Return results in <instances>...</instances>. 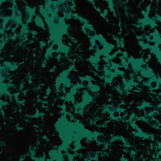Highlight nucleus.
Here are the masks:
<instances>
[{
    "mask_svg": "<svg viewBox=\"0 0 161 161\" xmlns=\"http://www.w3.org/2000/svg\"><path fill=\"white\" fill-rule=\"evenodd\" d=\"M65 17L67 19H70L72 18L76 19L79 20L81 22L84 24L85 28L83 29L84 33L91 37L90 40L91 43L94 46L96 45L95 40H97L105 46V48L104 50H98L100 54H106L111 52L114 48V44L108 43L106 39L101 34H96L95 36H91L89 33L87 31L85 28L89 29L92 31H94L95 30L93 25L89 22V21L86 18L80 15L77 13H72L71 11L65 15Z\"/></svg>",
    "mask_w": 161,
    "mask_h": 161,
    "instance_id": "f257e3e1",
    "label": "nucleus"
},
{
    "mask_svg": "<svg viewBox=\"0 0 161 161\" xmlns=\"http://www.w3.org/2000/svg\"><path fill=\"white\" fill-rule=\"evenodd\" d=\"M14 5L10 8V9H12L17 13V14H14L13 16L9 17L8 16L3 17L2 19L6 22L8 21L10 19H13L17 24H20L23 26L22 31L20 33L16 34L15 33L14 35H10V38L15 40L17 37H20L23 34L22 41L25 42L28 39V35L27 33L31 32L32 34L36 35L37 34V32L35 30L31 31L28 26L25 24L22 20L21 12L18 7L17 3L15 0H13L12 1Z\"/></svg>",
    "mask_w": 161,
    "mask_h": 161,
    "instance_id": "f03ea898",
    "label": "nucleus"
},
{
    "mask_svg": "<svg viewBox=\"0 0 161 161\" xmlns=\"http://www.w3.org/2000/svg\"><path fill=\"white\" fill-rule=\"evenodd\" d=\"M54 15L55 17L58 19L62 22L63 28L61 30L60 32L58 34L56 38H53V41L55 43L60 45V47L58 49H55L53 47H51L48 50V52L46 55V57L48 58V57L53 56V53L54 52L61 51L68 54L70 50V48L66 45L63 44L62 42V35L63 34H67L69 33L68 28L69 25L66 24L64 22V19L61 17H59L57 14L55 13Z\"/></svg>",
    "mask_w": 161,
    "mask_h": 161,
    "instance_id": "7ed1b4c3",
    "label": "nucleus"
},
{
    "mask_svg": "<svg viewBox=\"0 0 161 161\" xmlns=\"http://www.w3.org/2000/svg\"><path fill=\"white\" fill-rule=\"evenodd\" d=\"M129 59L132 63L137 64L135 68L137 70H141L144 76L146 77H150L151 80L156 81L158 84H161V77H157L152 69L148 66L146 68H144L140 65V64H146V62L143 58H136L132 57L131 58H129Z\"/></svg>",
    "mask_w": 161,
    "mask_h": 161,
    "instance_id": "20e7f679",
    "label": "nucleus"
},
{
    "mask_svg": "<svg viewBox=\"0 0 161 161\" xmlns=\"http://www.w3.org/2000/svg\"><path fill=\"white\" fill-rule=\"evenodd\" d=\"M77 125L82 128L83 132L82 134L79 136V138H81L84 137H87L91 140H95L97 141L99 145L104 144L105 146L104 147L105 149H107L109 146L111 145L110 143L103 142L98 139V136H104V134L103 132H99L97 131H95L94 132H93L88 129L84 128L82 123L79 121L77 124Z\"/></svg>",
    "mask_w": 161,
    "mask_h": 161,
    "instance_id": "39448f33",
    "label": "nucleus"
},
{
    "mask_svg": "<svg viewBox=\"0 0 161 161\" xmlns=\"http://www.w3.org/2000/svg\"><path fill=\"white\" fill-rule=\"evenodd\" d=\"M124 59V61L122 63V66L118 64L114 63L113 62H111L110 65V67L111 68L115 69V70L114 72L109 71L106 68L105 70L107 71V74L109 75L108 76H102L101 77V79H105L107 82L111 83L112 81L114 78L117 77L119 75H123L124 74V71L122 70L119 69L118 68L119 67H124L126 68H127L129 66V64L123 58H122Z\"/></svg>",
    "mask_w": 161,
    "mask_h": 161,
    "instance_id": "423d86ee",
    "label": "nucleus"
},
{
    "mask_svg": "<svg viewBox=\"0 0 161 161\" xmlns=\"http://www.w3.org/2000/svg\"><path fill=\"white\" fill-rule=\"evenodd\" d=\"M125 122H130L133 128L138 130L137 132H134V135L142 138L144 139H150L153 140H155V136L154 134L147 133L143 131L136 124L135 120L131 119L130 121L128 119H126Z\"/></svg>",
    "mask_w": 161,
    "mask_h": 161,
    "instance_id": "0eeeda50",
    "label": "nucleus"
},
{
    "mask_svg": "<svg viewBox=\"0 0 161 161\" xmlns=\"http://www.w3.org/2000/svg\"><path fill=\"white\" fill-rule=\"evenodd\" d=\"M105 111H108L111 114V119L116 121L121 120L125 121V118L119 115L117 116L114 115V112L118 111L119 113L123 112L125 110L124 108L119 107L116 108L112 104H107L106 106H103Z\"/></svg>",
    "mask_w": 161,
    "mask_h": 161,
    "instance_id": "6e6552de",
    "label": "nucleus"
},
{
    "mask_svg": "<svg viewBox=\"0 0 161 161\" xmlns=\"http://www.w3.org/2000/svg\"><path fill=\"white\" fill-rule=\"evenodd\" d=\"M147 9L146 11L143 10L142 11L143 14L146 17L145 19H139L138 22L141 24L138 25H135L137 27H144L149 24L153 27L157 26V24L155 20L153 19H152L149 16V12L151 10L150 6H149L147 7Z\"/></svg>",
    "mask_w": 161,
    "mask_h": 161,
    "instance_id": "1a4fd4ad",
    "label": "nucleus"
},
{
    "mask_svg": "<svg viewBox=\"0 0 161 161\" xmlns=\"http://www.w3.org/2000/svg\"><path fill=\"white\" fill-rule=\"evenodd\" d=\"M95 99L94 97L86 92L83 102L82 103H77V108L75 111L76 113L78 114H82L84 111V108L86 105L90 104Z\"/></svg>",
    "mask_w": 161,
    "mask_h": 161,
    "instance_id": "9d476101",
    "label": "nucleus"
},
{
    "mask_svg": "<svg viewBox=\"0 0 161 161\" xmlns=\"http://www.w3.org/2000/svg\"><path fill=\"white\" fill-rule=\"evenodd\" d=\"M75 69V64H74L71 65L67 70L64 71L61 74V77L59 79V82L63 83L65 85L67 86H70L72 84L68 76L69 75L70 71L72 70Z\"/></svg>",
    "mask_w": 161,
    "mask_h": 161,
    "instance_id": "9b49d317",
    "label": "nucleus"
},
{
    "mask_svg": "<svg viewBox=\"0 0 161 161\" xmlns=\"http://www.w3.org/2000/svg\"><path fill=\"white\" fill-rule=\"evenodd\" d=\"M140 45L144 49L149 48L157 55L160 62L161 63V49L158 45H151L148 43H145L143 41L140 42Z\"/></svg>",
    "mask_w": 161,
    "mask_h": 161,
    "instance_id": "f8f14e48",
    "label": "nucleus"
},
{
    "mask_svg": "<svg viewBox=\"0 0 161 161\" xmlns=\"http://www.w3.org/2000/svg\"><path fill=\"white\" fill-rule=\"evenodd\" d=\"M84 87V85L82 84H80L78 83L77 85L75 86L74 88L72 90L71 93H67L66 97L62 96L60 98L64 100L67 101H74L75 100L74 94L77 92V89L78 88H80Z\"/></svg>",
    "mask_w": 161,
    "mask_h": 161,
    "instance_id": "ddd939ff",
    "label": "nucleus"
},
{
    "mask_svg": "<svg viewBox=\"0 0 161 161\" xmlns=\"http://www.w3.org/2000/svg\"><path fill=\"white\" fill-rule=\"evenodd\" d=\"M80 79L83 81L87 80L89 82L88 87L91 90L95 92H98L100 89V86L97 84H94L91 82L93 80V77L90 75H87L86 76H80Z\"/></svg>",
    "mask_w": 161,
    "mask_h": 161,
    "instance_id": "4468645a",
    "label": "nucleus"
},
{
    "mask_svg": "<svg viewBox=\"0 0 161 161\" xmlns=\"http://www.w3.org/2000/svg\"><path fill=\"white\" fill-rule=\"evenodd\" d=\"M111 136H112L111 142H114L118 140L124 142L125 146L129 147H132V145L128 142L127 139L123 136L122 135L115 136L113 134H111Z\"/></svg>",
    "mask_w": 161,
    "mask_h": 161,
    "instance_id": "2eb2a0df",
    "label": "nucleus"
},
{
    "mask_svg": "<svg viewBox=\"0 0 161 161\" xmlns=\"http://www.w3.org/2000/svg\"><path fill=\"white\" fill-rule=\"evenodd\" d=\"M159 112L157 110H154L153 111H152L148 114H146L147 116H150L151 117L152 120L156 121V123L158 125L155 124H153L151 125V126L153 127L156 129H159L160 126L161 125V123H160L157 119L156 118L153 116L156 114H158Z\"/></svg>",
    "mask_w": 161,
    "mask_h": 161,
    "instance_id": "dca6fc26",
    "label": "nucleus"
},
{
    "mask_svg": "<svg viewBox=\"0 0 161 161\" xmlns=\"http://www.w3.org/2000/svg\"><path fill=\"white\" fill-rule=\"evenodd\" d=\"M89 1L92 2L94 4V8L97 11L100 12L101 15L103 17L105 20L107 21L108 22L109 21V19L107 17V16L108 14V12L107 9H104L103 13L101 12V9L100 7H97L96 5H95V0H88Z\"/></svg>",
    "mask_w": 161,
    "mask_h": 161,
    "instance_id": "f3484780",
    "label": "nucleus"
},
{
    "mask_svg": "<svg viewBox=\"0 0 161 161\" xmlns=\"http://www.w3.org/2000/svg\"><path fill=\"white\" fill-rule=\"evenodd\" d=\"M152 35L155 37V38L152 41L158 44L161 43V35L158 31H156V32L153 33ZM145 38L149 41H151L150 37L147 35H145Z\"/></svg>",
    "mask_w": 161,
    "mask_h": 161,
    "instance_id": "a211bd4d",
    "label": "nucleus"
},
{
    "mask_svg": "<svg viewBox=\"0 0 161 161\" xmlns=\"http://www.w3.org/2000/svg\"><path fill=\"white\" fill-rule=\"evenodd\" d=\"M5 64L6 69L8 70L12 71L17 69L20 65L19 64L16 62L12 63L11 62H7Z\"/></svg>",
    "mask_w": 161,
    "mask_h": 161,
    "instance_id": "6ab92c4d",
    "label": "nucleus"
},
{
    "mask_svg": "<svg viewBox=\"0 0 161 161\" xmlns=\"http://www.w3.org/2000/svg\"><path fill=\"white\" fill-rule=\"evenodd\" d=\"M30 148H32L33 149L30 150V152L31 154V157L36 161H45V158L44 157H36L35 155L36 154V151L35 150L36 149V147H33L31 146Z\"/></svg>",
    "mask_w": 161,
    "mask_h": 161,
    "instance_id": "aec40b11",
    "label": "nucleus"
},
{
    "mask_svg": "<svg viewBox=\"0 0 161 161\" xmlns=\"http://www.w3.org/2000/svg\"><path fill=\"white\" fill-rule=\"evenodd\" d=\"M89 60L95 68L98 70L99 67L98 62L100 60V57L98 56H93L92 58H89Z\"/></svg>",
    "mask_w": 161,
    "mask_h": 161,
    "instance_id": "412c9836",
    "label": "nucleus"
},
{
    "mask_svg": "<svg viewBox=\"0 0 161 161\" xmlns=\"http://www.w3.org/2000/svg\"><path fill=\"white\" fill-rule=\"evenodd\" d=\"M3 89L2 90V92L3 93L6 94L7 95L10 96V97H12V95L9 92L8 90L7 87H9L13 86L14 84L13 83H9L8 84H6L4 83H3Z\"/></svg>",
    "mask_w": 161,
    "mask_h": 161,
    "instance_id": "4be33fe9",
    "label": "nucleus"
},
{
    "mask_svg": "<svg viewBox=\"0 0 161 161\" xmlns=\"http://www.w3.org/2000/svg\"><path fill=\"white\" fill-rule=\"evenodd\" d=\"M45 115V114L44 112H40L37 110V112L34 115L26 114V116L29 118H37L40 117L43 118Z\"/></svg>",
    "mask_w": 161,
    "mask_h": 161,
    "instance_id": "5701e85b",
    "label": "nucleus"
},
{
    "mask_svg": "<svg viewBox=\"0 0 161 161\" xmlns=\"http://www.w3.org/2000/svg\"><path fill=\"white\" fill-rule=\"evenodd\" d=\"M125 82L127 85L126 88L129 89H131L132 88L133 85L137 86L138 84L137 82L133 80H130L128 82H127L125 79Z\"/></svg>",
    "mask_w": 161,
    "mask_h": 161,
    "instance_id": "b1692460",
    "label": "nucleus"
},
{
    "mask_svg": "<svg viewBox=\"0 0 161 161\" xmlns=\"http://www.w3.org/2000/svg\"><path fill=\"white\" fill-rule=\"evenodd\" d=\"M19 93H16L14 94V96L16 100V102L18 104L21 105H25V99L20 100L19 99Z\"/></svg>",
    "mask_w": 161,
    "mask_h": 161,
    "instance_id": "393cba45",
    "label": "nucleus"
},
{
    "mask_svg": "<svg viewBox=\"0 0 161 161\" xmlns=\"http://www.w3.org/2000/svg\"><path fill=\"white\" fill-rule=\"evenodd\" d=\"M143 84L149 87L150 89V92L152 93H154V92L153 91V90L159 88L158 85L154 87L152 86L151 85V82L150 81L144 82H143Z\"/></svg>",
    "mask_w": 161,
    "mask_h": 161,
    "instance_id": "a878e982",
    "label": "nucleus"
},
{
    "mask_svg": "<svg viewBox=\"0 0 161 161\" xmlns=\"http://www.w3.org/2000/svg\"><path fill=\"white\" fill-rule=\"evenodd\" d=\"M146 107H153V105L149 102L144 101L142 105L138 107V108L140 109H144Z\"/></svg>",
    "mask_w": 161,
    "mask_h": 161,
    "instance_id": "bb28decb",
    "label": "nucleus"
},
{
    "mask_svg": "<svg viewBox=\"0 0 161 161\" xmlns=\"http://www.w3.org/2000/svg\"><path fill=\"white\" fill-rule=\"evenodd\" d=\"M91 153H94V156H92L91 155H89V158L86 159V161H91V160L92 159L99 161L98 158V153L97 152H94L93 151H92Z\"/></svg>",
    "mask_w": 161,
    "mask_h": 161,
    "instance_id": "cd10ccee",
    "label": "nucleus"
},
{
    "mask_svg": "<svg viewBox=\"0 0 161 161\" xmlns=\"http://www.w3.org/2000/svg\"><path fill=\"white\" fill-rule=\"evenodd\" d=\"M36 23L39 26L44 28L45 24L43 21L42 19L39 16H38L36 20Z\"/></svg>",
    "mask_w": 161,
    "mask_h": 161,
    "instance_id": "c85d7f7f",
    "label": "nucleus"
},
{
    "mask_svg": "<svg viewBox=\"0 0 161 161\" xmlns=\"http://www.w3.org/2000/svg\"><path fill=\"white\" fill-rule=\"evenodd\" d=\"M113 38L115 40L118 41L117 45L119 47H124L125 43L124 42V39H122L121 40L119 41V39L118 36L114 35L113 36Z\"/></svg>",
    "mask_w": 161,
    "mask_h": 161,
    "instance_id": "c756f323",
    "label": "nucleus"
},
{
    "mask_svg": "<svg viewBox=\"0 0 161 161\" xmlns=\"http://www.w3.org/2000/svg\"><path fill=\"white\" fill-rule=\"evenodd\" d=\"M132 117L139 120H142L146 122H148L149 121L148 118L143 116L138 117L137 115H136L134 113L132 115Z\"/></svg>",
    "mask_w": 161,
    "mask_h": 161,
    "instance_id": "7c9ffc66",
    "label": "nucleus"
},
{
    "mask_svg": "<svg viewBox=\"0 0 161 161\" xmlns=\"http://www.w3.org/2000/svg\"><path fill=\"white\" fill-rule=\"evenodd\" d=\"M26 10L30 14V15H33L35 14V8H32L29 6L28 5L26 6Z\"/></svg>",
    "mask_w": 161,
    "mask_h": 161,
    "instance_id": "2f4dec72",
    "label": "nucleus"
},
{
    "mask_svg": "<svg viewBox=\"0 0 161 161\" xmlns=\"http://www.w3.org/2000/svg\"><path fill=\"white\" fill-rule=\"evenodd\" d=\"M8 104V102L4 101L0 99V111L3 114H4V112L2 108V106L3 105H7Z\"/></svg>",
    "mask_w": 161,
    "mask_h": 161,
    "instance_id": "473e14b6",
    "label": "nucleus"
},
{
    "mask_svg": "<svg viewBox=\"0 0 161 161\" xmlns=\"http://www.w3.org/2000/svg\"><path fill=\"white\" fill-rule=\"evenodd\" d=\"M115 89L118 91L120 93L122 94L123 92H124L125 94H130V92L127 90H125L124 91H123V90L121 89L120 86H119L116 87H115Z\"/></svg>",
    "mask_w": 161,
    "mask_h": 161,
    "instance_id": "72a5a7b5",
    "label": "nucleus"
},
{
    "mask_svg": "<svg viewBox=\"0 0 161 161\" xmlns=\"http://www.w3.org/2000/svg\"><path fill=\"white\" fill-rule=\"evenodd\" d=\"M69 147V145L68 143L66 142L63 145L60 146L59 147V148L60 150H65Z\"/></svg>",
    "mask_w": 161,
    "mask_h": 161,
    "instance_id": "f704fd0d",
    "label": "nucleus"
},
{
    "mask_svg": "<svg viewBox=\"0 0 161 161\" xmlns=\"http://www.w3.org/2000/svg\"><path fill=\"white\" fill-rule=\"evenodd\" d=\"M76 148L77 150L82 148L83 147L82 144L79 141H77L75 144Z\"/></svg>",
    "mask_w": 161,
    "mask_h": 161,
    "instance_id": "c9c22d12",
    "label": "nucleus"
},
{
    "mask_svg": "<svg viewBox=\"0 0 161 161\" xmlns=\"http://www.w3.org/2000/svg\"><path fill=\"white\" fill-rule=\"evenodd\" d=\"M27 78L29 79V82L30 84L33 83L32 78L33 77V75L30 73H29L27 75Z\"/></svg>",
    "mask_w": 161,
    "mask_h": 161,
    "instance_id": "e433bc0d",
    "label": "nucleus"
},
{
    "mask_svg": "<svg viewBox=\"0 0 161 161\" xmlns=\"http://www.w3.org/2000/svg\"><path fill=\"white\" fill-rule=\"evenodd\" d=\"M60 107L64 109V110L63 111V112L64 113L66 114H67L68 113V111L66 110V106L65 104H64L62 105H60Z\"/></svg>",
    "mask_w": 161,
    "mask_h": 161,
    "instance_id": "4c0bfd02",
    "label": "nucleus"
},
{
    "mask_svg": "<svg viewBox=\"0 0 161 161\" xmlns=\"http://www.w3.org/2000/svg\"><path fill=\"white\" fill-rule=\"evenodd\" d=\"M63 121L68 124H71L72 125H74L75 124L74 123L69 121L66 117H64L63 118Z\"/></svg>",
    "mask_w": 161,
    "mask_h": 161,
    "instance_id": "58836bf2",
    "label": "nucleus"
},
{
    "mask_svg": "<svg viewBox=\"0 0 161 161\" xmlns=\"http://www.w3.org/2000/svg\"><path fill=\"white\" fill-rule=\"evenodd\" d=\"M116 54H113L112 55H110L108 54V59L107 60V61H108L109 59H112L114 58L116 56Z\"/></svg>",
    "mask_w": 161,
    "mask_h": 161,
    "instance_id": "ea45409f",
    "label": "nucleus"
},
{
    "mask_svg": "<svg viewBox=\"0 0 161 161\" xmlns=\"http://www.w3.org/2000/svg\"><path fill=\"white\" fill-rule=\"evenodd\" d=\"M15 127L18 130H23L24 129V127L22 126H20L19 124L15 126Z\"/></svg>",
    "mask_w": 161,
    "mask_h": 161,
    "instance_id": "a19ab883",
    "label": "nucleus"
},
{
    "mask_svg": "<svg viewBox=\"0 0 161 161\" xmlns=\"http://www.w3.org/2000/svg\"><path fill=\"white\" fill-rule=\"evenodd\" d=\"M37 101L38 102H42L43 104H47L48 102L47 101L42 100L39 97H37Z\"/></svg>",
    "mask_w": 161,
    "mask_h": 161,
    "instance_id": "79ce46f5",
    "label": "nucleus"
},
{
    "mask_svg": "<svg viewBox=\"0 0 161 161\" xmlns=\"http://www.w3.org/2000/svg\"><path fill=\"white\" fill-rule=\"evenodd\" d=\"M158 145L155 146V148L156 149H161V142L158 141Z\"/></svg>",
    "mask_w": 161,
    "mask_h": 161,
    "instance_id": "37998d69",
    "label": "nucleus"
},
{
    "mask_svg": "<svg viewBox=\"0 0 161 161\" xmlns=\"http://www.w3.org/2000/svg\"><path fill=\"white\" fill-rule=\"evenodd\" d=\"M130 154L131 156H132L133 158H134V159L135 158V156L136 154V152L135 151L132 150L130 152Z\"/></svg>",
    "mask_w": 161,
    "mask_h": 161,
    "instance_id": "c03bdc74",
    "label": "nucleus"
},
{
    "mask_svg": "<svg viewBox=\"0 0 161 161\" xmlns=\"http://www.w3.org/2000/svg\"><path fill=\"white\" fill-rule=\"evenodd\" d=\"M109 122L108 121H106V122L105 123L102 124L100 126L99 125V126L102 127H106L107 126V123Z\"/></svg>",
    "mask_w": 161,
    "mask_h": 161,
    "instance_id": "a18cd8bd",
    "label": "nucleus"
},
{
    "mask_svg": "<svg viewBox=\"0 0 161 161\" xmlns=\"http://www.w3.org/2000/svg\"><path fill=\"white\" fill-rule=\"evenodd\" d=\"M46 63L47 61L46 60H45L44 61H43L42 64H41V66L43 68H45L46 67Z\"/></svg>",
    "mask_w": 161,
    "mask_h": 161,
    "instance_id": "49530a36",
    "label": "nucleus"
},
{
    "mask_svg": "<svg viewBox=\"0 0 161 161\" xmlns=\"http://www.w3.org/2000/svg\"><path fill=\"white\" fill-rule=\"evenodd\" d=\"M70 38L75 43H76L78 42V40L77 39L75 38L74 37L72 36H70Z\"/></svg>",
    "mask_w": 161,
    "mask_h": 161,
    "instance_id": "de8ad7c7",
    "label": "nucleus"
},
{
    "mask_svg": "<svg viewBox=\"0 0 161 161\" xmlns=\"http://www.w3.org/2000/svg\"><path fill=\"white\" fill-rule=\"evenodd\" d=\"M29 154L28 153L27 154H25L24 156H22L20 158V161H23L25 159V157L27 155H29Z\"/></svg>",
    "mask_w": 161,
    "mask_h": 161,
    "instance_id": "09e8293b",
    "label": "nucleus"
},
{
    "mask_svg": "<svg viewBox=\"0 0 161 161\" xmlns=\"http://www.w3.org/2000/svg\"><path fill=\"white\" fill-rule=\"evenodd\" d=\"M40 44L41 47H43L46 45V43L45 41H42L40 42Z\"/></svg>",
    "mask_w": 161,
    "mask_h": 161,
    "instance_id": "8fccbe9b",
    "label": "nucleus"
},
{
    "mask_svg": "<svg viewBox=\"0 0 161 161\" xmlns=\"http://www.w3.org/2000/svg\"><path fill=\"white\" fill-rule=\"evenodd\" d=\"M120 52L122 53H123L124 56L126 58H128V55L127 52L126 51H120Z\"/></svg>",
    "mask_w": 161,
    "mask_h": 161,
    "instance_id": "3c124183",
    "label": "nucleus"
},
{
    "mask_svg": "<svg viewBox=\"0 0 161 161\" xmlns=\"http://www.w3.org/2000/svg\"><path fill=\"white\" fill-rule=\"evenodd\" d=\"M101 153L102 155L104 156V155H106V156H108L109 155L108 153L106 151H105L104 152H101Z\"/></svg>",
    "mask_w": 161,
    "mask_h": 161,
    "instance_id": "603ef678",
    "label": "nucleus"
},
{
    "mask_svg": "<svg viewBox=\"0 0 161 161\" xmlns=\"http://www.w3.org/2000/svg\"><path fill=\"white\" fill-rule=\"evenodd\" d=\"M125 9L126 10V11H125V14H126V15L127 16L129 15H130L129 13L128 12V11H127V10L128 9V7H127L126 6H125Z\"/></svg>",
    "mask_w": 161,
    "mask_h": 161,
    "instance_id": "864d4df0",
    "label": "nucleus"
},
{
    "mask_svg": "<svg viewBox=\"0 0 161 161\" xmlns=\"http://www.w3.org/2000/svg\"><path fill=\"white\" fill-rule=\"evenodd\" d=\"M1 146L5 147L6 146V143L5 142L2 141L0 142Z\"/></svg>",
    "mask_w": 161,
    "mask_h": 161,
    "instance_id": "5fc2aeb1",
    "label": "nucleus"
},
{
    "mask_svg": "<svg viewBox=\"0 0 161 161\" xmlns=\"http://www.w3.org/2000/svg\"><path fill=\"white\" fill-rule=\"evenodd\" d=\"M56 68V66H54L53 68L51 69L49 71L50 72H54L55 71V70Z\"/></svg>",
    "mask_w": 161,
    "mask_h": 161,
    "instance_id": "6e6d98bb",
    "label": "nucleus"
},
{
    "mask_svg": "<svg viewBox=\"0 0 161 161\" xmlns=\"http://www.w3.org/2000/svg\"><path fill=\"white\" fill-rule=\"evenodd\" d=\"M51 92V89L50 87H49L46 93L47 95H49L50 94Z\"/></svg>",
    "mask_w": 161,
    "mask_h": 161,
    "instance_id": "4d7b16f0",
    "label": "nucleus"
},
{
    "mask_svg": "<svg viewBox=\"0 0 161 161\" xmlns=\"http://www.w3.org/2000/svg\"><path fill=\"white\" fill-rule=\"evenodd\" d=\"M42 138L47 141H49V139L48 138L47 136L46 135H44L42 136Z\"/></svg>",
    "mask_w": 161,
    "mask_h": 161,
    "instance_id": "13d9d810",
    "label": "nucleus"
},
{
    "mask_svg": "<svg viewBox=\"0 0 161 161\" xmlns=\"http://www.w3.org/2000/svg\"><path fill=\"white\" fill-rule=\"evenodd\" d=\"M41 89V87L40 86H38L34 88L33 90L34 91H38L39 90Z\"/></svg>",
    "mask_w": 161,
    "mask_h": 161,
    "instance_id": "bf43d9fd",
    "label": "nucleus"
},
{
    "mask_svg": "<svg viewBox=\"0 0 161 161\" xmlns=\"http://www.w3.org/2000/svg\"><path fill=\"white\" fill-rule=\"evenodd\" d=\"M121 161H129V159L128 158L123 157L122 158Z\"/></svg>",
    "mask_w": 161,
    "mask_h": 161,
    "instance_id": "052dcab7",
    "label": "nucleus"
},
{
    "mask_svg": "<svg viewBox=\"0 0 161 161\" xmlns=\"http://www.w3.org/2000/svg\"><path fill=\"white\" fill-rule=\"evenodd\" d=\"M157 19L158 20L161 22V16H160L158 14H157Z\"/></svg>",
    "mask_w": 161,
    "mask_h": 161,
    "instance_id": "680f3d73",
    "label": "nucleus"
},
{
    "mask_svg": "<svg viewBox=\"0 0 161 161\" xmlns=\"http://www.w3.org/2000/svg\"><path fill=\"white\" fill-rule=\"evenodd\" d=\"M69 158L71 160V161H73L74 156L71 154H69Z\"/></svg>",
    "mask_w": 161,
    "mask_h": 161,
    "instance_id": "e2e57ef3",
    "label": "nucleus"
},
{
    "mask_svg": "<svg viewBox=\"0 0 161 161\" xmlns=\"http://www.w3.org/2000/svg\"><path fill=\"white\" fill-rule=\"evenodd\" d=\"M23 83L22 84H20V88L21 89H22L25 86L24 84L25 83V82L23 80Z\"/></svg>",
    "mask_w": 161,
    "mask_h": 161,
    "instance_id": "0e129e2a",
    "label": "nucleus"
},
{
    "mask_svg": "<svg viewBox=\"0 0 161 161\" xmlns=\"http://www.w3.org/2000/svg\"><path fill=\"white\" fill-rule=\"evenodd\" d=\"M58 154V152L56 150H54L51 153V155L53 156L54 155L57 154Z\"/></svg>",
    "mask_w": 161,
    "mask_h": 161,
    "instance_id": "69168bd1",
    "label": "nucleus"
},
{
    "mask_svg": "<svg viewBox=\"0 0 161 161\" xmlns=\"http://www.w3.org/2000/svg\"><path fill=\"white\" fill-rule=\"evenodd\" d=\"M41 11L43 14H44L46 12V10L43 7H42Z\"/></svg>",
    "mask_w": 161,
    "mask_h": 161,
    "instance_id": "338daca9",
    "label": "nucleus"
},
{
    "mask_svg": "<svg viewBox=\"0 0 161 161\" xmlns=\"http://www.w3.org/2000/svg\"><path fill=\"white\" fill-rule=\"evenodd\" d=\"M153 157H154L155 158H156V159L157 160H158V161H161V158H157V157L155 155H154Z\"/></svg>",
    "mask_w": 161,
    "mask_h": 161,
    "instance_id": "774afa93",
    "label": "nucleus"
}]
</instances>
